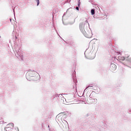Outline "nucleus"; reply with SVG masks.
<instances>
[{"label": "nucleus", "mask_w": 131, "mask_h": 131, "mask_svg": "<svg viewBox=\"0 0 131 131\" xmlns=\"http://www.w3.org/2000/svg\"><path fill=\"white\" fill-rule=\"evenodd\" d=\"M14 124L9 123L6 126L5 129V131H14Z\"/></svg>", "instance_id": "obj_1"}, {"label": "nucleus", "mask_w": 131, "mask_h": 131, "mask_svg": "<svg viewBox=\"0 0 131 131\" xmlns=\"http://www.w3.org/2000/svg\"><path fill=\"white\" fill-rule=\"evenodd\" d=\"M111 68L113 70V71H114V70H116V65H115V64H112Z\"/></svg>", "instance_id": "obj_2"}, {"label": "nucleus", "mask_w": 131, "mask_h": 131, "mask_svg": "<svg viewBox=\"0 0 131 131\" xmlns=\"http://www.w3.org/2000/svg\"><path fill=\"white\" fill-rule=\"evenodd\" d=\"M119 60H121V61H124L125 60V57L122 56V55H120L118 56Z\"/></svg>", "instance_id": "obj_3"}, {"label": "nucleus", "mask_w": 131, "mask_h": 131, "mask_svg": "<svg viewBox=\"0 0 131 131\" xmlns=\"http://www.w3.org/2000/svg\"><path fill=\"white\" fill-rule=\"evenodd\" d=\"M91 13H92V15H95V10L92 9L91 10Z\"/></svg>", "instance_id": "obj_4"}, {"label": "nucleus", "mask_w": 131, "mask_h": 131, "mask_svg": "<svg viewBox=\"0 0 131 131\" xmlns=\"http://www.w3.org/2000/svg\"><path fill=\"white\" fill-rule=\"evenodd\" d=\"M36 2H37V6H38L39 5V0H35Z\"/></svg>", "instance_id": "obj_5"}, {"label": "nucleus", "mask_w": 131, "mask_h": 131, "mask_svg": "<svg viewBox=\"0 0 131 131\" xmlns=\"http://www.w3.org/2000/svg\"><path fill=\"white\" fill-rule=\"evenodd\" d=\"M19 57L21 58V60H23V55H19Z\"/></svg>", "instance_id": "obj_6"}, {"label": "nucleus", "mask_w": 131, "mask_h": 131, "mask_svg": "<svg viewBox=\"0 0 131 131\" xmlns=\"http://www.w3.org/2000/svg\"><path fill=\"white\" fill-rule=\"evenodd\" d=\"M76 9L77 10V11H78L79 10V8H78V7H76Z\"/></svg>", "instance_id": "obj_7"}, {"label": "nucleus", "mask_w": 131, "mask_h": 131, "mask_svg": "<svg viewBox=\"0 0 131 131\" xmlns=\"http://www.w3.org/2000/svg\"><path fill=\"white\" fill-rule=\"evenodd\" d=\"M117 54H119V55H121V52H117Z\"/></svg>", "instance_id": "obj_8"}, {"label": "nucleus", "mask_w": 131, "mask_h": 131, "mask_svg": "<svg viewBox=\"0 0 131 131\" xmlns=\"http://www.w3.org/2000/svg\"><path fill=\"white\" fill-rule=\"evenodd\" d=\"M78 7H79V6H80V3L79 2L78 4Z\"/></svg>", "instance_id": "obj_9"}, {"label": "nucleus", "mask_w": 131, "mask_h": 131, "mask_svg": "<svg viewBox=\"0 0 131 131\" xmlns=\"http://www.w3.org/2000/svg\"><path fill=\"white\" fill-rule=\"evenodd\" d=\"M90 86H89L86 87V89H89V88H90Z\"/></svg>", "instance_id": "obj_10"}]
</instances>
